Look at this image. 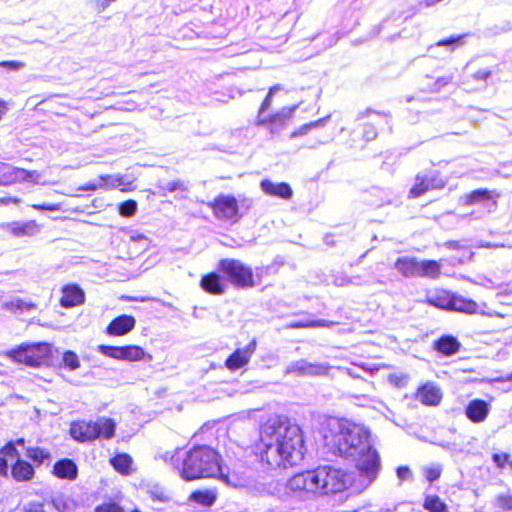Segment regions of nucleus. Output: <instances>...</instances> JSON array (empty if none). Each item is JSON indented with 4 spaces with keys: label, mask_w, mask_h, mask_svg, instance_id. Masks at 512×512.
Returning <instances> with one entry per match:
<instances>
[{
    "label": "nucleus",
    "mask_w": 512,
    "mask_h": 512,
    "mask_svg": "<svg viewBox=\"0 0 512 512\" xmlns=\"http://www.w3.org/2000/svg\"><path fill=\"white\" fill-rule=\"evenodd\" d=\"M51 505L57 512H75L78 507L77 502L65 494L53 497Z\"/></svg>",
    "instance_id": "obj_28"
},
{
    "label": "nucleus",
    "mask_w": 512,
    "mask_h": 512,
    "mask_svg": "<svg viewBox=\"0 0 512 512\" xmlns=\"http://www.w3.org/2000/svg\"><path fill=\"white\" fill-rule=\"evenodd\" d=\"M424 302L440 310L467 314L476 313L479 308L474 300L465 298L442 287L427 290Z\"/></svg>",
    "instance_id": "obj_5"
},
{
    "label": "nucleus",
    "mask_w": 512,
    "mask_h": 512,
    "mask_svg": "<svg viewBox=\"0 0 512 512\" xmlns=\"http://www.w3.org/2000/svg\"><path fill=\"white\" fill-rule=\"evenodd\" d=\"M226 282L225 277L217 269L202 275L199 285L207 294L219 296L226 292Z\"/></svg>",
    "instance_id": "obj_14"
},
{
    "label": "nucleus",
    "mask_w": 512,
    "mask_h": 512,
    "mask_svg": "<svg viewBox=\"0 0 512 512\" xmlns=\"http://www.w3.org/2000/svg\"><path fill=\"white\" fill-rule=\"evenodd\" d=\"M496 508L499 509L500 512L511 511L512 510V496L509 495H500L496 498L495 501Z\"/></svg>",
    "instance_id": "obj_42"
},
{
    "label": "nucleus",
    "mask_w": 512,
    "mask_h": 512,
    "mask_svg": "<svg viewBox=\"0 0 512 512\" xmlns=\"http://www.w3.org/2000/svg\"><path fill=\"white\" fill-rule=\"evenodd\" d=\"M49 354L50 346L44 342L22 344L8 353L14 361L30 367H39L46 363Z\"/></svg>",
    "instance_id": "obj_9"
},
{
    "label": "nucleus",
    "mask_w": 512,
    "mask_h": 512,
    "mask_svg": "<svg viewBox=\"0 0 512 512\" xmlns=\"http://www.w3.org/2000/svg\"><path fill=\"white\" fill-rule=\"evenodd\" d=\"M287 488L292 492L318 494L319 486L316 484L315 470L294 475L289 479Z\"/></svg>",
    "instance_id": "obj_13"
},
{
    "label": "nucleus",
    "mask_w": 512,
    "mask_h": 512,
    "mask_svg": "<svg viewBox=\"0 0 512 512\" xmlns=\"http://www.w3.org/2000/svg\"><path fill=\"white\" fill-rule=\"evenodd\" d=\"M21 202V199L17 197H1L0 198V204L8 205V204H15L18 205Z\"/></svg>",
    "instance_id": "obj_56"
},
{
    "label": "nucleus",
    "mask_w": 512,
    "mask_h": 512,
    "mask_svg": "<svg viewBox=\"0 0 512 512\" xmlns=\"http://www.w3.org/2000/svg\"><path fill=\"white\" fill-rule=\"evenodd\" d=\"M31 207L35 210L39 211H58L60 210V205L56 203H42V204H32Z\"/></svg>",
    "instance_id": "obj_50"
},
{
    "label": "nucleus",
    "mask_w": 512,
    "mask_h": 512,
    "mask_svg": "<svg viewBox=\"0 0 512 512\" xmlns=\"http://www.w3.org/2000/svg\"><path fill=\"white\" fill-rule=\"evenodd\" d=\"M219 272L237 289H249L261 284L264 269L253 268L236 258H222L218 261Z\"/></svg>",
    "instance_id": "obj_4"
},
{
    "label": "nucleus",
    "mask_w": 512,
    "mask_h": 512,
    "mask_svg": "<svg viewBox=\"0 0 512 512\" xmlns=\"http://www.w3.org/2000/svg\"><path fill=\"white\" fill-rule=\"evenodd\" d=\"M24 512H45L44 505L38 502H31L25 507Z\"/></svg>",
    "instance_id": "obj_52"
},
{
    "label": "nucleus",
    "mask_w": 512,
    "mask_h": 512,
    "mask_svg": "<svg viewBox=\"0 0 512 512\" xmlns=\"http://www.w3.org/2000/svg\"><path fill=\"white\" fill-rule=\"evenodd\" d=\"M114 433V421L105 417L98 418L96 421H76L70 427V435L79 442H89L100 437L110 439Z\"/></svg>",
    "instance_id": "obj_6"
},
{
    "label": "nucleus",
    "mask_w": 512,
    "mask_h": 512,
    "mask_svg": "<svg viewBox=\"0 0 512 512\" xmlns=\"http://www.w3.org/2000/svg\"><path fill=\"white\" fill-rule=\"evenodd\" d=\"M114 1H115V0H104V2H102L101 4H99V6H100V10H101V11L105 10V9L109 6V4H110L111 2H114Z\"/></svg>",
    "instance_id": "obj_60"
},
{
    "label": "nucleus",
    "mask_w": 512,
    "mask_h": 512,
    "mask_svg": "<svg viewBox=\"0 0 512 512\" xmlns=\"http://www.w3.org/2000/svg\"><path fill=\"white\" fill-rule=\"evenodd\" d=\"M0 67L7 68L12 71H17L25 67V63L22 61L8 60L1 61Z\"/></svg>",
    "instance_id": "obj_48"
},
{
    "label": "nucleus",
    "mask_w": 512,
    "mask_h": 512,
    "mask_svg": "<svg viewBox=\"0 0 512 512\" xmlns=\"http://www.w3.org/2000/svg\"><path fill=\"white\" fill-rule=\"evenodd\" d=\"M256 340L253 339L244 348L236 349L225 361V366L232 371L238 370L248 364L256 350Z\"/></svg>",
    "instance_id": "obj_16"
},
{
    "label": "nucleus",
    "mask_w": 512,
    "mask_h": 512,
    "mask_svg": "<svg viewBox=\"0 0 512 512\" xmlns=\"http://www.w3.org/2000/svg\"><path fill=\"white\" fill-rule=\"evenodd\" d=\"M7 109H8L7 103L5 101H3V100H0V119L5 114Z\"/></svg>",
    "instance_id": "obj_58"
},
{
    "label": "nucleus",
    "mask_w": 512,
    "mask_h": 512,
    "mask_svg": "<svg viewBox=\"0 0 512 512\" xmlns=\"http://www.w3.org/2000/svg\"><path fill=\"white\" fill-rule=\"evenodd\" d=\"M326 322H296L295 324L291 325V328H298V327H320L325 326Z\"/></svg>",
    "instance_id": "obj_53"
},
{
    "label": "nucleus",
    "mask_w": 512,
    "mask_h": 512,
    "mask_svg": "<svg viewBox=\"0 0 512 512\" xmlns=\"http://www.w3.org/2000/svg\"><path fill=\"white\" fill-rule=\"evenodd\" d=\"M0 455H1V457H4V458L5 457L16 458V460L18 458H20V453L17 450V448L15 447V443L13 441L8 442L4 447H2L0 449Z\"/></svg>",
    "instance_id": "obj_44"
},
{
    "label": "nucleus",
    "mask_w": 512,
    "mask_h": 512,
    "mask_svg": "<svg viewBox=\"0 0 512 512\" xmlns=\"http://www.w3.org/2000/svg\"><path fill=\"white\" fill-rule=\"evenodd\" d=\"M328 366L321 363H310L300 359L290 363L286 368V373H295L300 376H319L324 375Z\"/></svg>",
    "instance_id": "obj_17"
},
{
    "label": "nucleus",
    "mask_w": 512,
    "mask_h": 512,
    "mask_svg": "<svg viewBox=\"0 0 512 512\" xmlns=\"http://www.w3.org/2000/svg\"><path fill=\"white\" fill-rule=\"evenodd\" d=\"M8 474V462L6 458L0 456V475L7 476Z\"/></svg>",
    "instance_id": "obj_57"
},
{
    "label": "nucleus",
    "mask_w": 512,
    "mask_h": 512,
    "mask_svg": "<svg viewBox=\"0 0 512 512\" xmlns=\"http://www.w3.org/2000/svg\"><path fill=\"white\" fill-rule=\"evenodd\" d=\"M137 211V202L129 199L119 204L118 212L123 217H131Z\"/></svg>",
    "instance_id": "obj_38"
},
{
    "label": "nucleus",
    "mask_w": 512,
    "mask_h": 512,
    "mask_svg": "<svg viewBox=\"0 0 512 512\" xmlns=\"http://www.w3.org/2000/svg\"><path fill=\"white\" fill-rule=\"evenodd\" d=\"M26 456L37 465H41L51 459L50 452L41 447H28L26 449Z\"/></svg>",
    "instance_id": "obj_30"
},
{
    "label": "nucleus",
    "mask_w": 512,
    "mask_h": 512,
    "mask_svg": "<svg viewBox=\"0 0 512 512\" xmlns=\"http://www.w3.org/2000/svg\"><path fill=\"white\" fill-rule=\"evenodd\" d=\"M113 320H134V317L127 314H122L114 317Z\"/></svg>",
    "instance_id": "obj_59"
},
{
    "label": "nucleus",
    "mask_w": 512,
    "mask_h": 512,
    "mask_svg": "<svg viewBox=\"0 0 512 512\" xmlns=\"http://www.w3.org/2000/svg\"><path fill=\"white\" fill-rule=\"evenodd\" d=\"M110 180V175H101L99 177V183L88 182L86 184L81 185L78 189L81 191H96L98 189L106 188Z\"/></svg>",
    "instance_id": "obj_37"
},
{
    "label": "nucleus",
    "mask_w": 512,
    "mask_h": 512,
    "mask_svg": "<svg viewBox=\"0 0 512 512\" xmlns=\"http://www.w3.org/2000/svg\"><path fill=\"white\" fill-rule=\"evenodd\" d=\"M95 512H124V510L117 504L110 503L97 507Z\"/></svg>",
    "instance_id": "obj_51"
},
{
    "label": "nucleus",
    "mask_w": 512,
    "mask_h": 512,
    "mask_svg": "<svg viewBox=\"0 0 512 512\" xmlns=\"http://www.w3.org/2000/svg\"><path fill=\"white\" fill-rule=\"evenodd\" d=\"M144 356V350L138 346L121 347V360L137 361Z\"/></svg>",
    "instance_id": "obj_33"
},
{
    "label": "nucleus",
    "mask_w": 512,
    "mask_h": 512,
    "mask_svg": "<svg viewBox=\"0 0 512 512\" xmlns=\"http://www.w3.org/2000/svg\"><path fill=\"white\" fill-rule=\"evenodd\" d=\"M63 362L65 367H67L69 370H76L80 366V361L77 354L70 350L64 352Z\"/></svg>",
    "instance_id": "obj_41"
},
{
    "label": "nucleus",
    "mask_w": 512,
    "mask_h": 512,
    "mask_svg": "<svg viewBox=\"0 0 512 512\" xmlns=\"http://www.w3.org/2000/svg\"><path fill=\"white\" fill-rule=\"evenodd\" d=\"M260 187L266 195L285 200L290 199L293 195L292 188L286 182L274 183L268 179H264L260 182Z\"/></svg>",
    "instance_id": "obj_20"
},
{
    "label": "nucleus",
    "mask_w": 512,
    "mask_h": 512,
    "mask_svg": "<svg viewBox=\"0 0 512 512\" xmlns=\"http://www.w3.org/2000/svg\"><path fill=\"white\" fill-rule=\"evenodd\" d=\"M130 239L132 241H140V240H146V236L142 235V234H138V235H132L130 237Z\"/></svg>",
    "instance_id": "obj_61"
},
{
    "label": "nucleus",
    "mask_w": 512,
    "mask_h": 512,
    "mask_svg": "<svg viewBox=\"0 0 512 512\" xmlns=\"http://www.w3.org/2000/svg\"><path fill=\"white\" fill-rule=\"evenodd\" d=\"M364 384H365V386H366V390H367V391H369V390L373 389V384H372V383L365 382Z\"/></svg>",
    "instance_id": "obj_63"
},
{
    "label": "nucleus",
    "mask_w": 512,
    "mask_h": 512,
    "mask_svg": "<svg viewBox=\"0 0 512 512\" xmlns=\"http://www.w3.org/2000/svg\"><path fill=\"white\" fill-rule=\"evenodd\" d=\"M499 197L498 193L490 191L485 188L475 189L464 196V204L465 205H474L481 202L493 201L495 203V198Z\"/></svg>",
    "instance_id": "obj_26"
},
{
    "label": "nucleus",
    "mask_w": 512,
    "mask_h": 512,
    "mask_svg": "<svg viewBox=\"0 0 512 512\" xmlns=\"http://www.w3.org/2000/svg\"><path fill=\"white\" fill-rule=\"evenodd\" d=\"M40 178L37 171H30L0 162V185H12L23 181L36 182Z\"/></svg>",
    "instance_id": "obj_12"
},
{
    "label": "nucleus",
    "mask_w": 512,
    "mask_h": 512,
    "mask_svg": "<svg viewBox=\"0 0 512 512\" xmlns=\"http://www.w3.org/2000/svg\"><path fill=\"white\" fill-rule=\"evenodd\" d=\"M433 347L445 356H452L459 351L461 344L457 338L451 335H444L434 342Z\"/></svg>",
    "instance_id": "obj_24"
},
{
    "label": "nucleus",
    "mask_w": 512,
    "mask_h": 512,
    "mask_svg": "<svg viewBox=\"0 0 512 512\" xmlns=\"http://www.w3.org/2000/svg\"><path fill=\"white\" fill-rule=\"evenodd\" d=\"M111 464L114 469L121 474H130L132 471V458L128 454H118L111 459Z\"/></svg>",
    "instance_id": "obj_29"
},
{
    "label": "nucleus",
    "mask_w": 512,
    "mask_h": 512,
    "mask_svg": "<svg viewBox=\"0 0 512 512\" xmlns=\"http://www.w3.org/2000/svg\"><path fill=\"white\" fill-rule=\"evenodd\" d=\"M207 206L212 211L213 216L229 224H236L242 218L239 203L234 195L219 194L207 202Z\"/></svg>",
    "instance_id": "obj_8"
},
{
    "label": "nucleus",
    "mask_w": 512,
    "mask_h": 512,
    "mask_svg": "<svg viewBox=\"0 0 512 512\" xmlns=\"http://www.w3.org/2000/svg\"><path fill=\"white\" fill-rule=\"evenodd\" d=\"M430 80H432V82L427 84V88L425 90L428 92H436L448 85L452 81V77H440L437 79L430 78Z\"/></svg>",
    "instance_id": "obj_40"
},
{
    "label": "nucleus",
    "mask_w": 512,
    "mask_h": 512,
    "mask_svg": "<svg viewBox=\"0 0 512 512\" xmlns=\"http://www.w3.org/2000/svg\"><path fill=\"white\" fill-rule=\"evenodd\" d=\"M149 494L152 500L159 502H168L169 496L159 488H153L149 490Z\"/></svg>",
    "instance_id": "obj_46"
},
{
    "label": "nucleus",
    "mask_w": 512,
    "mask_h": 512,
    "mask_svg": "<svg viewBox=\"0 0 512 512\" xmlns=\"http://www.w3.org/2000/svg\"><path fill=\"white\" fill-rule=\"evenodd\" d=\"M446 181L440 176L439 172H433L429 175H416L415 182L408 191V198H418L432 190L443 189Z\"/></svg>",
    "instance_id": "obj_11"
},
{
    "label": "nucleus",
    "mask_w": 512,
    "mask_h": 512,
    "mask_svg": "<svg viewBox=\"0 0 512 512\" xmlns=\"http://www.w3.org/2000/svg\"><path fill=\"white\" fill-rule=\"evenodd\" d=\"M282 87L280 85H274V86H271L268 90V93L267 95L265 96V98L263 99V101L261 102L260 106H259V109H258V112H257V116H264L266 115L265 113L269 110V108L271 107L272 105V102H273V95L281 90Z\"/></svg>",
    "instance_id": "obj_34"
},
{
    "label": "nucleus",
    "mask_w": 512,
    "mask_h": 512,
    "mask_svg": "<svg viewBox=\"0 0 512 512\" xmlns=\"http://www.w3.org/2000/svg\"><path fill=\"white\" fill-rule=\"evenodd\" d=\"M41 226L36 220L13 221L7 224V231L14 237H33L40 232Z\"/></svg>",
    "instance_id": "obj_18"
},
{
    "label": "nucleus",
    "mask_w": 512,
    "mask_h": 512,
    "mask_svg": "<svg viewBox=\"0 0 512 512\" xmlns=\"http://www.w3.org/2000/svg\"><path fill=\"white\" fill-rule=\"evenodd\" d=\"M13 442L15 443V447L16 446H24V444H25V440L23 438H19L16 441H13Z\"/></svg>",
    "instance_id": "obj_62"
},
{
    "label": "nucleus",
    "mask_w": 512,
    "mask_h": 512,
    "mask_svg": "<svg viewBox=\"0 0 512 512\" xmlns=\"http://www.w3.org/2000/svg\"><path fill=\"white\" fill-rule=\"evenodd\" d=\"M98 351L105 356L121 360V347L99 345Z\"/></svg>",
    "instance_id": "obj_43"
},
{
    "label": "nucleus",
    "mask_w": 512,
    "mask_h": 512,
    "mask_svg": "<svg viewBox=\"0 0 512 512\" xmlns=\"http://www.w3.org/2000/svg\"><path fill=\"white\" fill-rule=\"evenodd\" d=\"M325 121H326V118H321V119H318V120H315V121H312V122H309V123L303 124L302 126H300L299 128H297L296 130H294V131L290 134V137H291V138H296V137H299V136L305 135V134H307L309 131H311L312 129H315V128H318V127H322V126H324Z\"/></svg>",
    "instance_id": "obj_35"
},
{
    "label": "nucleus",
    "mask_w": 512,
    "mask_h": 512,
    "mask_svg": "<svg viewBox=\"0 0 512 512\" xmlns=\"http://www.w3.org/2000/svg\"><path fill=\"white\" fill-rule=\"evenodd\" d=\"M490 412V406L488 402L482 399L471 400L466 408L465 415L473 423L484 422Z\"/></svg>",
    "instance_id": "obj_19"
},
{
    "label": "nucleus",
    "mask_w": 512,
    "mask_h": 512,
    "mask_svg": "<svg viewBox=\"0 0 512 512\" xmlns=\"http://www.w3.org/2000/svg\"><path fill=\"white\" fill-rule=\"evenodd\" d=\"M77 466L71 459L57 461L53 467V473L61 479L73 480L77 477Z\"/></svg>",
    "instance_id": "obj_25"
},
{
    "label": "nucleus",
    "mask_w": 512,
    "mask_h": 512,
    "mask_svg": "<svg viewBox=\"0 0 512 512\" xmlns=\"http://www.w3.org/2000/svg\"><path fill=\"white\" fill-rule=\"evenodd\" d=\"M397 477L402 483L403 481H410L413 479V474L408 466H400L396 470Z\"/></svg>",
    "instance_id": "obj_45"
},
{
    "label": "nucleus",
    "mask_w": 512,
    "mask_h": 512,
    "mask_svg": "<svg viewBox=\"0 0 512 512\" xmlns=\"http://www.w3.org/2000/svg\"><path fill=\"white\" fill-rule=\"evenodd\" d=\"M394 268L404 277H418L419 260L415 257H399Z\"/></svg>",
    "instance_id": "obj_22"
},
{
    "label": "nucleus",
    "mask_w": 512,
    "mask_h": 512,
    "mask_svg": "<svg viewBox=\"0 0 512 512\" xmlns=\"http://www.w3.org/2000/svg\"><path fill=\"white\" fill-rule=\"evenodd\" d=\"M135 322H110L106 332L112 336H122L134 328Z\"/></svg>",
    "instance_id": "obj_32"
},
{
    "label": "nucleus",
    "mask_w": 512,
    "mask_h": 512,
    "mask_svg": "<svg viewBox=\"0 0 512 512\" xmlns=\"http://www.w3.org/2000/svg\"><path fill=\"white\" fill-rule=\"evenodd\" d=\"M466 35H457V36H452V37H449V38H446V39H442V40H439L436 45L437 46H450V45H454V44H459L465 37Z\"/></svg>",
    "instance_id": "obj_49"
},
{
    "label": "nucleus",
    "mask_w": 512,
    "mask_h": 512,
    "mask_svg": "<svg viewBox=\"0 0 512 512\" xmlns=\"http://www.w3.org/2000/svg\"><path fill=\"white\" fill-rule=\"evenodd\" d=\"M442 274V265L434 259L419 260L418 277L438 279Z\"/></svg>",
    "instance_id": "obj_23"
},
{
    "label": "nucleus",
    "mask_w": 512,
    "mask_h": 512,
    "mask_svg": "<svg viewBox=\"0 0 512 512\" xmlns=\"http://www.w3.org/2000/svg\"><path fill=\"white\" fill-rule=\"evenodd\" d=\"M330 425L331 435L325 436L326 445L334 453L354 461L360 474L369 482L374 481L381 469V459L373 447L370 431L348 420H335Z\"/></svg>",
    "instance_id": "obj_1"
},
{
    "label": "nucleus",
    "mask_w": 512,
    "mask_h": 512,
    "mask_svg": "<svg viewBox=\"0 0 512 512\" xmlns=\"http://www.w3.org/2000/svg\"><path fill=\"white\" fill-rule=\"evenodd\" d=\"M219 474H221L219 455L210 447H195L188 452L183 461L181 475L186 480L216 477Z\"/></svg>",
    "instance_id": "obj_3"
},
{
    "label": "nucleus",
    "mask_w": 512,
    "mask_h": 512,
    "mask_svg": "<svg viewBox=\"0 0 512 512\" xmlns=\"http://www.w3.org/2000/svg\"><path fill=\"white\" fill-rule=\"evenodd\" d=\"M297 108L298 105L295 104L282 107L280 110L271 114L257 116L255 124L267 128L271 133L279 132L293 120Z\"/></svg>",
    "instance_id": "obj_10"
},
{
    "label": "nucleus",
    "mask_w": 512,
    "mask_h": 512,
    "mask_svg": "<svg viewBox=\"0 0 512 512\" xmlns=\"http://www.w3.org/2000/svg\"><path fill=\"white\" fill-rule=\"evenodd\" d=\"M59 303L64 308H73L85 303V291L76 283H66L61 288Z\"/></svg>",
    "instance_id": "obj_15"
},
{
    "label": "nucleus",
    "mask_w": 512,
    "mask_h": 512,
    "mask_svg": "<svg viewBox=\"0 0 512 512\" xmlns=\"http://www.w3.org/2000/svg\"><path fill=\"white\" fill-rule=\"evenodd\" d=\"M423 507L429 512H449L447 505L437 495H427Z\"/></svg>",
    "instance_id": "obj_31"
},
{
    "label": "nucleus",
    "mask_w": 512,
    "mask_h": 512,
    "mask_svg": "<svg viewBox=\"0 0 512 512\" xmlns=\"http://www.w3.org/2000/svg\"><path fill=\"white\" fill-rule=\"evenodd\" d=\"M163 190L165 192H174V191H178V190L184 191V190H186V187H185L184 182H182L180 180H175V181L168 182L163 187Z\"/></svg>",
    "instance_id": "obj_47"
},
{
    "label": "nucleus",
    "mask_w": 512,
    "mask_h": 512,
    "mask_svg": "<svg viewBox=\"0 0 512 512\" xmlns=\"http://www.w3.org/2000/svg\"><path fill=\"white\" fill-rule=\"evenodd\" d=\"M191 498L204 506H211L216 500L215 494L210 491H196L192 494Z\"/></svg>",
    "instance_id": "obj_36"
},
{
    "label": "nucleus",
    "mask_w": 512,
    "mask_h": 512,
    "mask_svg": "<svg viewBox=\"0 0 512 512\" xmlns=\"http://www.w3.org/2000/svg\"><path fill=\"white\" fill-rule=\"evenodd\" d=\"M315 476L319 486L317 493L320 495L342 492L350 483V477L345 472L329 466L315 469Z\"/></svg>",
    "instance_id": "obj_7"
},
{
    "label": "nucleus",
    "mask_w": 512,
    "mask_h": 512,
    "mask_svg": "<svg viewBox=\"0 0 512 512\" xmlns=\"http://www.w3.org/2000/svg\"><path fill=\"white\" fill-rule=\"evenodd\" d=\"M441 473L442 466L440 464H432L423 468V474L430 483L436 481Z\"/></svg>",
    "instance_id": "obj_39"
},
{
    "label": "nucleus",
    "mask_w": 512,
    "mask_h": 512,
    "mask_svg": "<svg viewBox=\"0 0 512 512\" xmlns=\"http://www.w3.org/2000/svg\"><path fill=\"white\" fill-rule=\"evenodd\" d=\"M493 461L498 467L502 468L508 461V455L507 454H494Z\"/></svg>",
    "instance_id": "obj_54"
},
{
    "label": "nucleus",
    "mask_w": 512,
    "mask_h": 512,
    "mask_svg": "<svg viewBox=\"0 0 512 512\" xmlns=\"http://www.w3.org/2000/svg\"><path fill=\"white\" fill-rule=\"evenodd\" d=\"M492 72L490 70H479L474 73L473 78L475 80H486L491 76Z\"/></svg>",
    "instance_id": "obj_55"
},
{
    "label": "nucleus",
    "mask_w": 512,
    "mask_h": 512,
    "mask_svg": "<svg viewBox=\"0 0 512 512\" xmlns=\"http://www.w3.org/2000/svg\"><path fill=\"white\" fill-rule=\"evenodd\" d=\"M258 450L268 468L294 466L304 457L301 429L280 418L269 419L261 427Z\"/></svg>",
    "instance_id": "obj_2"
},
{
    "label": "nucleus",
    "mask_w": 512,
    "mask_h": 512,
    "mask_svg": "<svg viewBox=\"0 0 512 512\" xmlns=\"http://www.w3.org/2000/svg\"><path fill=\"white\" fill-rule=\"evenodd\" d=\"M417 397L419 401L425 405H437L442 395L439 388L428 383L418 390Z\"/></svg>",
    "instance_id": "obj_27"
},
{
    "label": "nucleus",
    "mask_w": 512,
    "mask_h": 512,
    "mask_svg": "<svg viewBox=\"0 0 512 512\" xmlns=\"http://www.w3.org/2000/svg\"><path fill=\"white\" fill-rule=\"evenodd\" d=\"M35 471L33 466L20 458L11 467V476L18 482H26L33 479Z\"/></svg>",
    "instance_id": "obj_21"
},
{
    "label": "nucleus",
    "mask_w": 512,
    "mask_h": 512,
    "mask_svg": "<svg viewBox=\"0 0 512 512\" xmlns=\"http://www.w3.org/2000/svg\"><path fill=\"white\" fill-rule=\"evenodd\" d=\"M132 512H141V511H139L138 509H135V510H133Z\"/></svg>",
    "instance_id": "obj_64"
}]
</instances>
